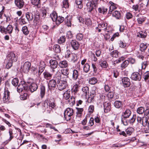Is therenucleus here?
Here are the masks:
<instances>
[{
  "mask_svg": "<svg viewBox=\"0 0 149 149\" xmlns=\"http://www.w3.org/2000/svg\"><path fill=\"white\" fill-rule=\"evenodd\" d=\"M143 77L145 81L148 82L149 79V71H147L143 75Z\"/></svg>",
  "mask_w": 149,
  "mask_h": 149,
  "instance_id": "nucleus-39",
  "label": "nucleus"
},
{
  "mask_svg": "<svg viewBox=\"0 0 149 149\" xmlns=\"http://www.w3.org/2000/svg\"><path fill=\"white\" fill-rule=\"evenodd\" d=\"M27 97V93H24L20 96V98L21 100H24L26 99Z\"/></svg>",
  "mask_w": 149,
  "mask_h": 149,
  "instance_id": "nucleus-64",
  "label": "nucleus"
},
{
  "mask_svg": "<svg viewBox=\"0 0 149 149\" xmlns=\"http://www.w3.org/2000/svg\"><path fill=\"white\" fill-rule=\"evenodd\" d=\"M84 22L87 26L91 25V21L90 18L86 19L84 21Z\"/></svg>",
  "mask_w": 149,
  "mask_h": 149,
  "instance_id": "nucleus-54",
  "label": "nucleus"
},
{
  "mask_svg": "<svg viewBox=\"0 0 149 149\" xmlns=\"http://www.w3.org/2000/svg\"><path fill=\"white\" fill-rule=\"evenodd\" d=\"M76 81L77 82H76V84H75V93L78 91V89L80 86V84H81L82 81L81 80L77 79H76Z\"/></svg>",
  "mask_w": 149,
  "mask_h": 149,
  "instance_id": "nucleus-22",
  "label": "nucleus"
},
{
  "mask_svg": "<svg viewBox=\"0 0 149 149\" xmlns=\"http://www.w3.org/2000/svg\"><path fill=\"white\" fill-rule=\"evenodd\" d=\"M8 60L12 62H16L17 61V57L13 52H10L8 55Z\"/></svg>",
  "mask_w": 149,
  "mask_h": 149,
  "instance_id": "nucleus-9",
  "label": "nucleus"
},
{
  "mask_svg": "<svg viewBox=\"0 0 149 149\" xmlns=\"http://www.w3.org/2000/svg\"><path fill=\"white\" fill-rule=\"evenodd\" d=\"M129 63L128 60H125L121 64V67L122 68H125L127 67Z\"/></svg>",
  "mask_w": 149,
  "mask_h": 149,
  "instance_id": "nucleus-41",
  "label": "nucleus"
},
{
  "mask_svg": "<svg viewBox=\"0 0 149 149\" xmlns=\"http://www.w3.org/2000/svg\"><path fill=\"white\" fill-rule=\"evenodd\" d=\"M73 113V110L70 108H67L64 113V118L67 121L70 120Z\"/></svg>",
  "mask_w": 149,
  "mask_h": 149,
  "instance_id": "nucleus-3",
  "label": "nucleus"
},
{
  "mask_svg": "<svg viewBox=\"0 0 149 149\" xmlns=\"http://www.w3.org/2000/svg\"><path fill=\"white\" fill-rule=\"evenodd\" d=\"M41 111L43 113L46 111L47 113H50L52 109L49 107L48 104L47 102H45L43 103L42 104Z\"/></svg>",
  "mask_w": 149,
  "mask_h": 149,
  "instance_id": "nucleus-5",
  "label": "nucleus"
},
{
  "mask_svg": "<svg viewBox=\"0 0 149 149\" xmlns=\"http://www.w3.org/2000/svg\"><path fill=\"white\" fill-rule=\"evenodd\" d=\"M60 72H57L54 76V78L57 81V86L58 89L60 91L65 89L67 86V82L65 80L61 79Z\"/></svg>",
  "mask_w": 149,
  "mask_h": 149,
  "instance_id": "nucleus-1",
  "label": "nucleus"
},
{
  "mask_svg": "<svg viewBox=\"0 0 149 149\" xmlns=\"http://www.w3.org/2000/svg\"><path fill=\"white\" fill-rule=\"evenodd\" d=\"M54 51L56 53H59L61 52L60 46L58 45H56L54 46L53 48Z\"/></svg>",
  "mask_w": 149,
  "mask_h": 149,
  "instance_id": "nucleus-34",
  "label": "nucleus"
},
{
  "mask_svg": "<svg viewBox=\"0 0 149 149\" xmlns=\"http://www.w3.org/2000/svg\"><path fill=\"white\" fill-rule=\"evenodd\" d=\"M131 113V111L129 109H127L123 113L121 117L127 118L130 116Z\"/></svg>",
  "mask_w": 149,
  "mask_h": 149,
  "instance_id": "nucleus-13",
  "label": "nucleus"
},
{
  "mask_svg": "<svg viewBox=\"0 0 149 149\" xmlns=\"http://www.w3.org/2000/svg\"><path fill=\"white\" fill-rule=\"evenodd\" d=\"M38 86L37 84L35 83H32L29 86L28 89L32 93L36 91L38 88Z\"/></svg>",
  "mask_w": 149,
  "mask_h": 149,
  "instance_id": "nucleus-11",
  "label": "nucleus"
},
{
  "mask_svg": "<svg viewBox=\"0 0 149 149\" xmlns=\"http://www.w3.org/2000/svg\"><path fill=\"white\" fill-rule=\"evenodd\" d=\"M22 31L25 35H27L29 33V31L28 30L27 27L26 26H24L22 28Z\"/></svg>",
  "mask_w": 149,
  "mask_h": 149,
  "instance_id": "nucleus-33",
  "label": "nucleus"
},
{
  "mask_svg": "<svg viewBox=\"0 0 149 149\" xmlns=\"http://www.w3.org/2000/svg\"><path fill=\"white\" fill-rule=\"evenodd\" d=\"M144 111V109L142 107L138 108L137 110V113L139 114H142Z\"/></svg>",
  "mask_w": 149,
  "mask_h": 149,
  "instance_id": "nucleus-47",
  "label": "nucleus"
},
{
  "mask_svg": "<svg viewBox=\"0 0 149 149\" xmlns=\"http://www.w3.org/2000/svg\"><path fill=\"white\" fill-rule=\"evenodd\" d=\"M26 18L29 20L30 21L33 19V14L31 12H27L25 14Z\"/></svg>",
  "mask_w": 149,
  "mask_h": 149,
  "instance_id": "nucleus-23",
  "label": "nucleus"
},
{
  "mask_svg": "<svg viewBox=\"0 0 149 149\" xmlns=\"http://www.w3.org/2000/svg\"><path fill=\"white\" fill-rule=\"evenodd\" d=\"M31 3L33 5L38 7H40V0H31Z\"/></svg>",
  "mask_w": 149,
  "mask_h": 149,
  "instance_id": "nucleus-20",
  "label": "nucleus"
},
{
  "mask_svg": "<svg viewBox=\"0 0 149 149\" xmlns=\"http://www.w3.org/2000/svg\"><path fill=\"white\" fill-rule=\"evenodd\" d=\"M59 65L61 68L66 67L68 65L67 62L66 61H61L59 63Z\"/></svg>",
  "mask_w": 149,
  "mask_h": 149,
  "instance_id": "nucleus-25",
  "label": "nucleus"
},
{
  "mask_svg": "<svg viewBox=\"0 0 149 149\" xmlns=\"http://www.w3.org/2000/svg\"><path fill=\"white\" fill-rule=\"evenodd\" d=\"M76 21L80 23L79 25H81L82 24H84V21L82 18L80 16H79L77 17Z\"/></svg>",
  "mask_w": 149,
  "mask_h": 149,
  "instance_id": "nucleus-49",
  "label": "nucleus"
},
{
  "mask_svg": "<svg viewBox=\"0 0 149 149\" xmlns=\"http://www.w3.org/2000/svg\"><path fill=\"white\" fill-rule=\"evenodd\" d=\"M122 82L124 87H129L130 84V79L127 77H125L122 79Z\"/></svg>",
  "mask_w": 149,
  "mask_h": 149,
  "instance_id": "nucleus-10",
  "label": "nucleus"
},
{
  "mask_svg": "<svg viewBox=\"0 0 149 149\" xmlns=\"http://www.w3.org/2000/svg\"><path fill=\"white\" fill-rule=\"evenodd\" d=\"M136 16L138 17L137 20L139 24H142L145 21V18L142 16L141 14H138Z\"/></svg>",
  "mask_w": 149,
  "mask_h": 149,
  "instance_id": "nucleus-17",
  "label": "nucleus"
},
{
  "mask_svg": "<svg viewBox=\"0 0 149 149\" xmlns=\"http://www.w3.org/2000/svg\"><path fill=\"white\" fill-rule=\"evenodd\" d=\"M9 133L10 135V138L8 140V141H10L13 137V133L12 130L10 129L9 131Z\"/></svg>",
  "mask_w": 149,
  "mask_h": 149,
  "instance_id": "nucleus-61",
  "label": "nucleus"
},
{
  "mask_svg": "<svg viewBox=\"0 0 149 149\" xmlns=\"http://www.w3.org/2000/svg\"><path fill=\"white\" fill-rule=\"evenodd\" d=\"M28 85L26 84L24 81H22L18 86L17 88V91L18 92L20 93L23 90H27L28 89Z\"/></svg>",
  "mask_w": 149,
  "mask_h": 149,
  "instance_id": "nucleus-2",
  "label": "nucleus"
},
{
  "mask_svg": "<svg viewBox=\"0 0 149 149\" xmlns=\"http://www.w3.org/2000/svg\"><path fill=\"white\" fill-rule=\"evenodd\" d=\"M13 62L11 61H8L6 65V67L7 69H8L12 66V63Z\"/></svg>",
  "mask_w": 149,
  "mask_h": 149,
  "instance_id": "nucleus-53",
  "label": "nucleus"
},
{
  "mask_svg": "<svg viewBox=\"0 0 149 149\" xmlns=\"http://www.w3.org/2000/svg\"><path fill=\"white\" fill-rule=\"evenodd\" d=\"M107 10V8L104 7L99 8L98 9V12L100 13H102L103 14H106Z\"/></svg>",
  "mask_w": 149,
  "mask_h": 149,
  "instance_id": "nucleus-31",
  "label": "nucleus"
},
{
  "mask_svg": "<svg viewBox=\"0 0 149 149\" xmlns=\"http://www.w3.org/2000/svg\"><path fill=\"white\" fill-rule=\"evenodd\" d=\"M83 92L84 93L86 96L88 93V87L85 86L83 87L82 89Z\"/></svg>",
  "mask_w": 149,
  "mask_h": 149,
  "instance_id": "nucleus-51",
  "label": "nucleus"
},
{
  "mask_svg": "<svg viewBox=\"0 0 149 149\" xmlns=\"http://www.w3.org/2000/svg\"><path fill=\"white\" fill-rule=\"evenodd\" d=\"M31 63L29 62H25L23 65H22L20 69L24 73H27L31 68Z\"/></svg>",
  "mask_w": 149,
  "mask_h": 149,
  "instance_id": "nucleus-4",
  "label": "nucleus"
},
{
  "mask_svg": "<svg viewBox=\"0 0 149 149\" xmlns=\"http://www.w3.org/2000/svg\"><path fill=\"white\" fill-rule=\"evenodd\" d=\"M49 63L51 68L53 69L56 68L58 65V62L54 60H51L49 61Z\"/></svg>",
  "mask_w": 149,
  "mask_h": 149,
  "instance_id": "nucleus-15",
  "label": "nucleus"
},
{
  "mask_svg": "<svg viewBox=\"0 0 149 149\" xmlns=\"http://www.w3.org/2000/svg\"><path fill=\"white\" fill-rule=\"evenodd\" d=\"M113 16L117 19H119L121 17L120 12L119 11L116 10L113 13Z\"/></svg>",
  "mask_w": 149,
  "mask_h": 149,
  "instance_id": "nucleus-27",
  "label": "nucleus"
},
{
  "mask_svg": "<svg viewBox=\"0 0 149 149\" xmlns=\"http://www.w3.org/2000/svg\"><path fill=\"white\" fill-rule=\"evenodd\" d=\"M69 3L68 0H64L63 2L62 8H68L69 7Z\"/></svg>",
  "mask_w": 149,
  "mask_h": 149,
  "instance_id": "nucleus-38",
  "label": "nucleus"
},
{
  "mask_svg": "<svg viewBox=\"0 0 149 149\" xmlns=\"http://www.w3.org/2000/svg\"><path fill=\"white\" fill-rule=\"evenodd\" d=\"M113 76L117 78L119 75V72L116 70H114L113 71Z\"/></svg>",
  "mask_w": 149,
  "mask_h": 149,
  "instance_id": "nucleus-63",
  "label": "nucleus"
},
{
  "mask_svg": "<svg viewBox=\"0 0 149 149\" xmlns=\"http://www.w3.org/2000/svg\"><path fill=\"white\" fill-rule=\"evenodd\" d=\"M134 131V129L132 127H130L127 128L125 130L126 135H130Z\"/></svg>",
  "mask_w": 149,
  "mask_h": 149,
  "instance_id": "nucleus-36",
  "label": "nucleus"
},
{
  "mask_svg": "<svg viewBox=\"0 0 149 149\" xmlns=\"http://www.w3.org/2000/svg\"><path fill=\"white\" fill-rule=\"evenodd\" d=\"M56 83V81L54 79H52L49 81L48 83V86L49 89L51 88H54L55 87Z\"/></svg>",
  "mask_w": 149,
  "mask_h": 149,
  "instance_id": "nucleus-19",
  "label": "nucleus"
},
{
  "mask_svg": "<svg viewBox=\"0 0 149 149\" xmlns=\"http://www.w3.org/2000/svg\"><path fill=\"white\" fill-rule=\"evenodd\" d=\"M64 17H63L60 16L58 17L56 21H55L56 24L57 25H58L63 22L64 21Z\"/></svg>",
  "mask_w": 149,
  "mask_h": 149,
  "instance_id": "nucleus-26",
  "label": "nucleus"
},
{
  "mask_svg": "<svg viewBox=\"0 0 149 149\" xmlns=\"http://www.w3.org/2000/svg\"><path fill=\"white\" fill-rule=\"evenodd\" d=\"M107 24L103 22L99 23L98 25V27L100 28H104V30L106 31L107 29V28L106 27L107 26Z\"/></svg>",
  "mask_w": 149,
  "mask_h": 149,
  "instance_id": "nucleus-28",
  "label": "nucleus"
},
{
  "mask_svg": "<svg viewBox=\"0 0 149 149\" xmlns=\"http://www.w3.org/2000/svg\"><path fill=\"white\" fill-rule=\"evenodd\" d=\"M76 4L78 6V8L80 9L81 8L83 7L82 4V0H76L75 1Z\"/></svg>",
  "mask_w": 149,
  "mask_h": 149,
  "instance_id": "nucleus-43",
  "label": "nucleus"
},
{
  "mask_svg": "<svg viewBox=\"0 0 149 149\" xmlns=\"http://www.w3.org/2000/svg\"><path fill=\"white\" fill-rule=\"evenodd\" d=\"M97 79L95 77L91 78L89 79V83L91 84H94L97 83Z\"/></svg>",
  "mask_w": 149,
  "mask_h": 149,
  "instance_id": "nucleus-32",
  "label": "nucleus"
},
{
  "mask_svg": "<svg viewBox=\"0 0 149 149\" xmlns=\"http://www.w3.org/2000/svg\"><path fill=\"white\" fill-rule=\"evenodd\" d=\"M76 109L77 110L76 112V116L79 117H80L82 114V112L83 111V108L76 107Z\"/></svg>",
  "mask_w": 149,
  "mask_h": 149,
  "instance_id": "nucleus-21",
  "label": "nucleus"
},
{
  "mask_svg": "<svg viewBox=\"0 0 149 149\" xmlns=\"http://www.w3.org/2000/svg\"><path fill=\"white\" fill-rule=\"evenodd\" d=\"M19 80L17 78L13 79L12 81V84L14 86H17L18 84Z\"/></svg>",
  "mask_w": 149,
  "mask_h": 149,
  "instance_id": "nucleus-42",
  "label": "nucleus"
},
{
  "mask_svg": "<svg viewBox=\"0 0 149 149\" xmlns=\"http://www.w3.org/2000/svg\"><path fill=\"white\" fill-rule=\"evenodd\" d=\"M87 10L88 12H91L93 9V7L95 6L90 1L88 2L86 4Z\"/></svg>",
  "mask_w": 149,
  "mask_h": 149,
  "instance_id": "nucleus-16",
  "label": "nucleus"
},
{
  "mask_svg": "<svg viewBox=\"0 0 149 149\" xmlns=\"http://www.w3.org/2000/svg\"><path fill=\"white\" fill-rule=\"evenodd\" d=\"M45 67V64L43 62H41L39 65L38 70L39 75H40L44 71Z\"/></svg>",
  "mask_w": 149,
  "mask_h": 149,
  "instance_id": "nucleus-14",
  "label": "nucleus"
},
{
  "mask_svg": "<svg viewBox=\"0 0 149 149\" xmlns=\"http://www.w3.org/2000/svg\"><path fill=\"white\" fill-rule=\"evenodd\" d=\"M100 65L101 67L104 68H107L108 65L107 62L105 61L102 62V63H100Z\"/></svg>",
  "mask_w": 149,
  "mask_h": 149,
  "instance_id": "nucleus-55",
  "label": "nucleus"
},
{
  "mask_svg": "<svg viewBox=\"0 0 149 149\" xmlns=\"http://www.w3.org/2000/svg\"><path fill=\"white\" fill-rule=\"evenodd\" d=\"M10 92L8 90H5L3 93L2 100L4 103H8L10 99Z\"/></svg>",
  "mask_w": 149,
  "mask_h": 149,
  "instance_id": "nucleus-6",
  "label": "nucleus"
},
{
  "mask_svg": "<svg viewBox=\"0 0 149 149\" xmlns=\"http://www.w3.org/2000/svg\"><path fill=\"white\" fill-rule=\"evenodd\" d=\"M40 16L39 15H36L35 16V18L34 19V21L37 23L38 22L40 21Z\"/></svg>",
  "mask_w": 149,
  "mask_h": 149,
  "instance_id": "nucleus-59",
  "label": "nucleus"
},
{
  "mask_svg": "<svg viewBox=\"0 0 149 149\" xmlns=\"http://www.w3.org/2000/svg\"><path fill=\"white\" fill-rule=\"evenodd\" d=\"M65 36H62L58 40V42L59 44H62L65 42Z\"/></svg>",
  "mask_w": 149,
  "mask_h": 149,
  "instance_id": "nucleus-44",
  "label": "nucleus"
},
{
  "mask_svg": "<svg viewBox=\"0 0 149 149\" xmlns=\"http://www.w3.org/2000/svg\"><path fill=\"white\" fill-rule=\"evenodd\" d=\"M90 65L88 63H86L84 66L83 70L86 72H88L89 70Z\"/></svg>",
  "mask_w": 149,
  "mask_h": 149,
  "instance_id": "nucleus-48",
  "label": "nucleus"
},
{
  "mask_svg": "<svg viewBox=\"0 0 149 149\" xmlns=\"http://www.w3.org/2000/svg\"><path fill=\"white\" fill-rule=\"evenodd\" d=\"M63 97L66 100L68 99L70 97L69 93L67 91L64 93L63 94Z\"/></svg>",
  "mask_w": 149,
  "mask_h": 149,
  "instance_id": "nucleus-56",
  "label": "nucleus"
},
{
  "mask_svg": "<svg viewBox=\"0 0 149 149\" xmlns=\"http://www.w3.org/2000/svg\"><path fill=\"white\" fill-rule=\"evenodd\" d=\"M136 118V115H134L132 118L129 120V122L130 124H132L135 121Z\"/></svg>",
  "mask_w": 149,
  "mask_h": 149,
  "instance_id": "nucleus-62",
  "label": "nucleus"
},
{
  "mask_svg": "<svg viewBox=\"0 0 149 149\" xmlns=\"http://www.w3.org/2000/svg\"><path fill=\"white\" fill-rule=\"evenodd\" d=\"M147 47L146 44L144 43H141L140 45V50L142 51H144Z\"/></svg>",
  "mask_w": 149,
  "mask_h": 149,
  "instance_id": "nucleus-45",
  "label": "nucleus"
},
{
  "mask_svg": "<svg viewBox=\"0 0 149 149\" xmlns=\"http://www.w3.org/2000/svg\"><path fill=\"white\" fill-rule=\"evenodd\" d=\"M119 45L120 47L124 48L126 46V43H124L122 41L120 40L119 42Z\"/></svg>",
  "mask_w": 149,
  "mask_h": 149,
  "instance_id": "nucleus-60",
  "label": "nucleus"
},
{
  "mask_svg": "<svg viewBox=\"0 0 149 149\" xmlns=\"http://www.w3.org/2000/svg\"><path fill=\"white\" fill-rule=\"evenodd\" d=\"M111 56L117 58L119 56L118 52L116 50H114L111 53Z\"/></svg>",
  "mask_w": 149,
  "mask_h": 149,
  "instance_id": "nucleus-40",
  "label": "nucleus"
},
{
  "mask_svg": "<svg viewBox=\"0 0 149 149\" xmlns=\"http://www.w3.org/2000/svg\"><path fill=\"white\" fill-rule=\"evenodd\" d=\"M6 29L7 32V33L10 34L12 32V31L13 30V28L12 25H9L7 27Z\"/></svg>",
  "mask_w": 149,
  "mask_h": 149,
  "instance_id": "nucleus-37",
  "label": "nucleus"
},
{
  "mask_svg": "<svg viewBox=\"0 0 149 149\" xmlns=\"http://www.w3.org/2000/svg\"><path fill=\"white\" fill-rule=\"evenodd\" d=\"M29 21L26 18V19L25 18L22 17L20 19V23L21 24H24L27 23Z\"/></svg>",
  "mask_w": 149,
  "mask_h": 149,
  "instance_id": "nucleus-50",
  "label": "nucleus"
},
{
  "mask_svg": "<svg viewBox=\"0 0 149 149\" xmlns=\"http://www.w3.org/2000/svg\"><path fill=\"white\" fill-rule=\"evenodd\" d=\"M72 56L73 58H72V60H73V62H74V57L73 56V55L71 53L70 51L68 50H67L65 53V57L66 58H69Z\"/></svg>",
  "mask_w": 149,
  "mask_h": 149,
  "instance_id": "nucleus-24",
  "label": "nucleus"
},
{
  "mask_svg": "<svg viewBox=\"0 0 149 149\" xmlns=\"http://www.w3.org/2000/svg\"><path fill=\"white\" fill-rule=\"evenodd\" d=\"M45 93V88L44 86H42L40 88V96L41 98H43Z\"/></svg>",
  "mask_w": 149,
  "mask_h": 149,
  "instance_id": "nucleus-35",
  "label": "nucleus"
},
{
  "mask_svg": "<svg viewBox=\"0 0 149 149\" xmlns=\"http://www.w3.org/2000/svg\"><path fill=\"white\" fill-rule=\"evenodd\" d=\"M131 78L135 81H140L141 78L140 74L138 72H134L131 75Z\"/></svg>",
  "mask_w": 149,
  "mask_h": 149,
  "instance_id": "nucleus-8",
  "label": "nucleus"
},
{
  "mask_svg": "<svg viewBox=\"0 0 149 149\" xmlns=\"http://www.w3.org/2000/svg\"><path fill=\"white\" fill-rule=\"evenodd\" d=\"M14 3L15 7L18 9L22 8L24 4L23 0H15Z\"/></svg>",
  "mask_w": 149,
  "mask_h": 149,
  "instance_id": "nucleus-7",
  "label": "nucleus"
},
{
  "mask_svg": "<svg viewBox=\"0 0 149 149\" xmlns=\"http://www.w3.org/2000/svg\"><path fill=\"white\" fill-rule=\"evenodd\" d=\"M44 77L46 79H50L52 78L53 74L47 71L43 73Z\"/></svg>",
  "mask_w": 149,
  "mask_h": 149,
  "instance_id": "nucleus-18",
  "label": "nucleus"
},
{
  "mask_svg": "<svg viewBox=\"0 0 149 149\" xmlns=\"http://www.w3.org/2000/svg\"><path fill=\"white\" fill-rule=\"evenodd\" d=\"M50 16L53 21L55 22L56 21L58 16L56 12H53L50 15Z\"/></svg>",
  "mask_w": 149,
  "mask_h": 149,
  "instance_id": "nucleus-29",
  "label": "nucleus"
},
{
  "mask_svg": "<svg viewBox=\"0 0 149 149\" xmlns=\"http://www.w3.org/2000/svg\"><path fill=\"white\" fill-rule=\"evenodd\" d=\"M122 102L119 101H116L114 103L115 107L117 108H120L122 106Z\"/></svg>",
  "mask_w": 149,
  "mask_h": 149,
  "instance_id": "nucleus-30",
  "label": "nucleus"
},
{
  "mask_svg": "<svg viewBox=\"0 0 149 149\" xmlns=\"http://www.w3.org/2000/svg\"><path fill=\"white\" fill-rule=\"evenodd\" d=\"M61 71L63 75L65 76L69 74L68 70L66 69H62Z\"/></svg>",
  "mask_w": 149,
  "mask_h": 149,
  "instance_id": "nucleus-58",
  "label": "nucleus"
},
{
  "mask_svg": "<svg viewBox=\"0 0 149 149\" xmlns=\"http://www.w3.org/2000/svg\"><path fill=\"white\" fill-rule=\"evenodd\" d=\"M116 8H117V7L116 6V5H114V6H113L112 5H111L110 6V7H109V13H108L109 14H111V13L112 12V11L114 9H116Z\"/></svg>",
  "mask_w": 149,
  "mask_h": 149,
  "instance_id": "nucleus-52",
  "label": "nucleus"
},
{
  "mask_svg": "<svg viewBox=\"0 0 149 149\" xmlns=\"http://www.w3.org/2000/svg\"><path fill=\"white\" fill-rule=\"evenodd\" d=\"M104 112L107 113L110 111L111 107L110 103L105 102L104 103Z\"/></svg>",
  "mask_w": 149,
  "mask_h": 149,
  "instance_id": "nucleus-12",
  "label": "nucleus"
},
{
  "mask_svg": "<svg viewBox=\"0 0 149 149\" xmlns=\"http://www.w3.org/2000/svg\"><path fill=\"white\" fill-rule=\"evenodd\" d=\"M148 120L146 118H142V122L141 124L144 126H147L148 124Z\"/></svg>",
  "mask_w": 149,
  "mask_h": 149,
  "instance_id": "nucleus-46",
  "label": "nucleus"
},
{
  "mask_svg": "<svg viewBox=\"0 0 149 149\" xmlns=\"http://www.w3.org/2000/svg\"><path fill=\"white\" fill-rule=\"evenodd\" d=\"M49 107L50 108L51 107L52 108H53L56 106L55 103L54 102H52L51 101H49Z\"/></svg>",
  "mask_w": 149,
  "mask_h": 149,
  "instance_id": "nucleus-57",
  "label": "nucleus"
}]
</instances>
